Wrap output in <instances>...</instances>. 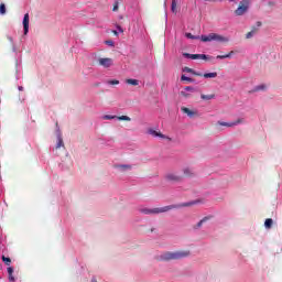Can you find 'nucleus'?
I'll list each match as a JSON object with an SVG mask.
<instances>
[{"mask_svg": "<svg viewBox=\"0 0 282 282\" xmlns=\"http://www.w3.org/2000/svg\"><path fill=\"white\" fill-rule=\"evenodd\" d=\"M186 39L192 41H202L203 43H228L230 37L224 36L217 33H209L207 35H193L192 33H185Z\"/></svg>", "mask_w": 282, "mask_h": 282, "instance_id": "2", "label": "nucleus"}, {"mask_svg": "<svg viewBox=\"0 0 282 282\" xmlns=\"http://www.w3.org/2000/svg\"><path fill=\"white\" fill-rule=\"evenodd\" d=\"M127 85H132L133 87H137V85H140V82L138 79H127Z\"/></svg>", "mask_w": 282, "mask_h": 282, "instance_id": "21", "label": "nucleus"}, {"mask_svg": "<svg viewBox=\"0 0 282 282\" xmlns=\"http://www.w3.org/2000/svg\"><path fill=\"white\" fill-rule=\"evenodd\" d=\"M257 28H261V22L260 21L257 22Z\"/></svg>", "mask_w": 282, "mask_h": 282, "instance_id": "41", "label": "nucleus"}, {"mask_svg": "<svg viewBox=\"0 0 282 282\" xmlns=\"http://www.w3.org/2000/svg\"><path fill=\"white\" fill-rule=\"evenodd\" d=\"M204 78H217V73H205Z\"/></svg>", "mask_w": 282, "mask_h": 282, "instance_id": "26", "label": "nucleus"}, {"mask_svg": "<svg viewBox=\"0 0 282 282\" xmlns=\"http://www.w3.org/2000/svg\"><path fill=\"white\" fill-rule=\"evenodd\" d=\"M108 85H120V80H117V79L108 80Z\"/></svg>", "mask_w": 282, "mask_h": 282, "instance_id": "33", "label": "nucleus"}, {"mask_svg": "<svg viewBox=\"0 0 282 282\" xmlns=\"http://www.w3.org/2000/svg\"><path fill=\"white\" fill-rule=\"evenodd\" d=\"M274 223V220H272V218H268L264 221V228H272V224Z\"/></svg>", "mask_w": 282, "mask_h": 282, "instance_id": "23", "label": "nucleus"}, {"mask_svg": "<svg viewBox=\"0 0 282 282\" xmlns=\"http://www.w3.org/2000/svg\"><path fill=\"white\" fill-rule=\"evenodd\" d=\"M167 17H169V15L165 13V19H167Z\"/></svg>", "mask_w": 282, "mask_h": 282, "instance_id": "46", "label": "nucleus"}, {"mask_svg": "<svg viewBox=\"0 0 282 282\" xmlns=\"http://www.w3.org/2000/svg\"><path fill=\"white\" fill-rule=\"evenodd\" d=\"M98 63L101 67H105L106 69L111 67V65H113V59L109 58V57H100L98 59Z\"/></svg>", "mask_w": 282, "mask_h": 282, "instance_id": "9", "label": "nucleus"}, {"mask_svg": "<svg viewBox=\"0 0 282 282\" xmlns=\"http://www.w3.org/2000/svg\"><path fill=\"white\" fill-rule=\"evenodd\" d=\"M184 58H191L192 61H213V56L206 54H191V53H183Z\"/></svg>", "mask_w": 282, "mask_h": 282, "instance_id": "4", "label": "nucleus"}, {"mask_svg": "<svg viewBox=\"0 0 282 282\" xmlns=\"http://www.w3.org/2000/svg\"><path fill=\"white\" fill-rule=\"evenodd\" d=\"M149 232H150V235H158V228L151 227Z\"/></svg>", "mask_w": 282, "mask_h": 282, "instance_id": "34", "label": "nucleus"}, {"mask_svg": "<svg viewBox=\"0 0 282 282\" xmlns=\"http://www.w3.org/2000/svg\"><path fill=\"white\" fill-rule=\"evenodd\" d=\"M164 8H166V0L164 1Z\"/></svg>", "mask_w": 282, "mask_h": 282, "instance_id": "45", "label": "nucleus"}, {"mask_svg": "<svg viewBox=\"0 0 282 282\" xmlns=\"http://www.w3.org/2000/svg\"><path fill=\"white\" fill-rule=\"evenodd\" d=\"M257 34V28H253L249 33L246 34V39H252Z\"/></svg>", "mask_w": 282, "mask_h": 282, "instance_id": "24", "label": "nucleus"}, {"mask_svg": "<svg viewBox=\"0 0 282 282\" xmlns=\"http://www.w3.org/2000/svg\"><path fill=\"white\" fill-rule=\"evenodd\" d=\"M21 72H23V67H21V61L17 59V62H15V74H17V79L18 80L21 78Z\"/></svg>", "mask_w": 282, "mask_h": 282, "instance_id": "14", "label": "nucleus"}, {"mask_svg": "<svg viewBox=\"0 0 282 282\" xmlns=\"http://www.w3.org/2000/svg\"><path fill=\"white\" fill-rule=\"evenodd\" d=\"M22 24H23L24 35L26 36V34L30 32V13L24 14Z\"/></svg>", "mask_w": 282, "mask_h": 282, "instance_id": "10", "label": "nucleus"}, {"mask_svg": "<svg viewBox=\"0 0 282 282\" xmlns=\"http://www.w3.org/2000/svg\"><path fill=\"white\" fill-rule=\"evenodd\" d=\"M195 91H197V88L193 87V86H186L184 88V90H181L180 96H182L183 98H192V94H195Z\"/></svg>", "mask_w": 282, "mask_h": 282, "instance_id": "6", "label": "nucleus"}, {"mask_svg": "<svg viewBox=\"0 0 282 282\" xmlns=\"http://www.w3.org/2000/svg\"><path fill=\"white\" fill-rule=\"evenodd\" d=\"M148 133L150 135H153V138H162L163 140L166 139V135H164L162 132H158L156 130L154 129H149L148 130Z\"/></svg>", "mask_w": 282, "mask_h": 282, "instance_id": "13", "label": "nucleus"}, {"mask_svg": "<svg viewBox=\"0 0 282 282\" xmlns=\"http://www.w3.org/2000/svg\"><path fill=\"white\" fill-rule=\"evenodd\" d=\"M117 120H123L126 122H131V118L129 116H117Z\"/></svg>", "mask_w": 282, "mask_h": 282, "instance_id": "27", "label": "nucleus"}, {"mask_svg": "<svg viewBox=\"0 0 282 282\" xmlns=\"http://www.w3.org/2000/svg\"><path fill=\"white\" fill-rule=\"evenodd\" d=\"M232 54H235V51H230L228 54L225 55H217L216 58L218 61H224V58H232Z\"/></svg>", "mask_w": 282, "mask_h": 282, "instance_id": "17", "label": "nucleus"}, {"mask_svg": "<svg viewBox=\"0 0 282 282\" xmlns=\"http://www.w3.org/2000/svg\"><path fill=\"white\" fill-rule=\"evenodd\" d=\"M191 257L189 250L164 251L156 257L159 261H181V259H188Z\"/></svg>", "mask_w": 282, "mask_h": 282, "instance_id": "3", "label": "nucleus"}, {"mask_svg": "<svg viewBox=\"0 0 282 282\" xmlns=\"http://www.w3.org/2000/svg\"><path fill=\"white\" fill-rule=\"evenodd\" d=\"M181 80H186L187 83H195V79L187 77L186 75H182Z\"/></svg>", "mask_w": 282, "mask_h": 282, "instance_id": "28", "label": "nucleus"}, {"mask_svg": "<svg viewBox=\"0 0 282 282\" xmlns=\"http://www.w3.org/2000/svg\"><path fill=\"white\" fill-rule=\"evenodd\" d=\"M210 216H205L196 225L193 226L194 230H199V228H202V226H204V224H206L207 221H210Z\"/></svg>", "mask_w": 282, "mask_h": 282, "instance_id": "12", "label": "nucleus"}, {"mask_svg": "<svg viewBox=\"0 0 282 282\" xmlns=\"http://www.w3.org/2000/svg\"><path fill=\"white\" fill-rule=\"evenodd\" d=\"M118 116H113V115H105L102 117V120H117Z\"/></svg>", "mask_w": 282, "mask_h": 282, "instance_id": "25", "label": "nucleus"}, {"mask_svg": "<svg viewBox=\"0 0 282 282\" xmlns=\"http://www.w3.org/2000/svg\"><path fill=\"white\" fill-rule=\"evenodd\" d=\"M243 122H246V120L243 118H240L236 121L232 122H226V121H218V124L220 127H237V124H243Z\"/></svg>", "mask_w": 282, "mask_h": 282, "instance_id": "7", "label": "nucleus"}, {"mask_svg": "<svg viewBox=\"0 0 282 282\" xmlns=\"http://www.w3.org/2000/svg\"><path fill=\"white\" fill-rule=\"evenodd\" d=\"M91 282H98V280H96V276L91 278Z\"/></svg>", "mask_w": 282, "mask_h": 282, "instance_id": "40", "label": "nucleus"}, {"mask_svg": "<svg viewBox=\"0 0 282 282\" xmlns=\"http://www.w3.org/2000/svg\"><path fill=\"white\" fill-rule=\"evenodd\" d=\"M183 72H186L187 74H194L195 76H202V73H195V70L191 67H184Z\"/></svg>", "mask_w": 282, "mask_h": 282, "instance_id": "18", "label": "nucleus"}, {"mask_svg": "<svg viewBox=\"0 0 282 282\" xmlns=\"http://www.w3.org/2000/svg\"><path fill=\"white\" fill-rule=\"evenodd\" d=\"M117 30H119V32H124V31L122 30V26H120V25H117Z\"/></svg>", "mask_w": 282, "mask_h": 282, "instance_id": "39", "label": "nucleus"}, {"mask_svg": "<svg viewBox=\"0 0 282 282\" xmlns=\"http://www.w3.org/2000/svg\"><path fill=\"white\" fill-rule=\"evenodd\" d=\"M240 3L241 6H239L235 11L236 17H243V14H246V12H248V9L250 8L248 4V0H242V2Z\"/></svg>", "mask_w": 282, "mask_h": 282, "instance_id": "5", "label": "nucleus"}, {"mask_svg": "<svg viewBox=\"0 0 282 282\" xmlns=\"http://www.w3.org/2000/svg\"><path fill=\"white\" fill-rule=\"evenodd\" d=\"M265 89H268V86H265L264 84L254 86L253 91H265Z\"/></svg>", "mask_w": 282, "mask_h": 282, "instance_id": "19", "label": "nucleus"}, {"mask_svg": "<svg viewBox=\"0 0 282 282\" xmlns=\"http://www.w3.org/2000/svg\"><path fill=\"white\" fill-rule=\"evenodd\" d=\"M117 169H120V171H131V165L120 164V165H117Z\"/></svg>", "mask_w": 282, "mask_h": 282, "instance_id": "20", "label": "nucleus"}, {"mask_svg": "<svg viewBox=\"0 0 282 282\" xmlns=\"http://www.w3.org/2000/svg\"><path fill=\"white\" fill-rule=\"evenodd\" d=\"M6 12H7L6 4L1 3L0 4V14L3 15V14H6Z\"/></svg>", "mask_w": 282, "mask_h": 282, "instance_id": "31", "label": "nucleus"}, {"mask_svg": "<svg viewBox=\"0 0 282 282\" xmlns=\"http://www.w3.org/2000/svg\"><path fill=\"white\" fill-rule=\"evenodd\" d=\"M113 34H116V36H118V31H113Z\"/></svg>", "mask_w": 282, "mask_h": 282, "instance_id": "44", "label": "nucleus"}, {"mask_svg": "<svg viewBox=\"0 0 282 282\" xmlns=\"http://www.w3.org/2000/svg\"><path fill=\"white\" fill-rule=\"evenodd\" d=\"M105 43H106V45H109V47H113V45H115L113 41H111V40H108Z\"/></svg>", "mask_w": 282, "mask_h": 282, "instance_id": "36", "label": "nucleus"}, {"mask_svg": "<svg viewBox=\"0 0 282 282\" xmlns=\"http://www.w3.org/2000/svg\"><path fill=\"white\" fill-rule=\"evenodd\" d=\"M112 12H118V1L115 2V6L112 8Z\"/></svg>", "mask_w": 282, "mask_h": 282, "instance_id": "37", "label": "nucleus"}, {"mask_svg": "<svg viewBox=\"0 0 282 282\" xmlns=\"http://www.w3.org/2000/svg\"><path fill=\"white\" fill-rule=\"evenodd\" d=\"M19 91H23V86L18 87Z\"/></svg>", "mask_w": 282, "mask_h": 282, "instance_id": "42", "label": "nucleus"}, {"mask_svg": "<svg viewBox=\"0 0 282 282\" xmlns=\"http://www.w3.org/2000/svg\"><path fill=\"white\" fill-rule=\"evenodd\" d=\"M7 272L8 274H14V268L8 267Z\"/></svg>", "mask_w": 282, "mask_h": 282, "instance_id": "35", "label": "nucleus"}, {"mask_svg": "<svg viewBox=\"0 0 282 282\" xmlns=\"http://www.w3.org/2000/svg\"><path fill=\"white\" fill-rule=\"evenodd\" d=\"M9 281H10V282H14V281H15L14 275H13L12 273L9 274Z\"/></svg>", "mask_w": 282, "mask_h": 282, "instance_id": "38", "label": "nucleus"}, {"mask_svg": "<svg viewBox=\"0 0 282 282\" xmlns=\"http://www.w3.org/2000/svg\"><path fill=\"white\" fill-rule=\"evenodd\" d=\"M56 138H57V143H56V149H61V147H65V143L63 142V133H61V128L58 127V123H56Z\"/></svg>", "mask_w": 282, "mask_h": 282, "instance_id": "8", "label": "nucleus"}, {"mask_svg": "<svg viewBox=\"0 0 282 282\" xmlns=\"http://www.w3.org/2000/svg\"><path fill=\"white\" fill-rule=\"evenodd\" d=\"M165 180L167 182H182V176L177 175L176 173H167L165 175Z\"/></svg>", "mask_w": 282, "mask_h": 282, "instance_id": "11", "label": "nucleus"}, {"mask_svg": "<svg viewBox=\"0 0 282 282\" xmlns=\"http://www.w3.org/2000/svg\"><path fill=\"white\" fill-rule=\"evenodd\" d=\"M195 204H197V202L178 203L154 208L141 207L139 208V213H141V215H162V213H169V210H180V208H188L189 206H195Z\"/></svg>", "mask_w": 282, "mask_h": 282, "instance_id": "1", "label": "nucleus"}, {"mask_svg": "<svg viewBox=\"0 0 282 282\" xmlns=\"http://www.w3.org/2000/svg\"><path fill=\"white\" fill-rule=\"evenodd\" d=\"M176 8H177V1L172 0V7H171L172 12H176Z\"/></svg>", "mask_w": 282, "mask_h": 282, "instance_id": "30", "label": "nucleus"}, {"mask_svg": "<svg viewBox=\"0 0 282 282\" xmlns=\"http://www.w3.org/2000/svg\"><path fill=\"white\" fill-rule=\"evenodd\" d=\"M8 39H9V41H10V43H12V51H13L14 53H17V45H14V40L12 39V36H9Z\"/></svg>", "mask_w": 282, "mask_h": 282, "instance_id": "32", "label": "nucleus"}, {"mask_svg": "<svg viewBox=\"0 0 282 282\" xmlns=\"http://www.w3.org/2000/svg\"><path fill=\"white\" fill-rule=\"evenodd\" d=\"M182 111H183V113H186L188 116V118H193V117L197 116V112H195L186 107H183Z\"/></svg>", "mask_w": 282, "mask_h": 282, "instance_id": "16", "label": "nucleus"}, {"mask_svg": "<svg viewBox=\"0 0 282 282\" xmlns=\"http://www.w3.org/2000/svg\"><path fill=\"white\" fill-rule=\"evenodd\" d=\"M2 261L6 265H10L12 263V260L6 256H2Z\"/></svg>", "mask_w": 282, "mask_h": 282, "instance_id": "29", "label": "nucleus"}, {"mask_svg": "<svg viewBox=\"0 0 282 282\" xmlns=\"http://www.w3.org/2000/svg\"><path fill=\"white\" fill-rule=\"evenodd\" d=\"M183 175H185V177H194L195 172L191 167H184L183 169Z\"/></svg>", "mask_w": 282, "mask_h": 282, "instance_id": "15", "label": "nucleus"}, {"mask_svg": "<svg viewBox=\"0 0 282 282\" xmlns=\"http://www.w3.org/2000/svg\"><path fill=\"white\" fill-rule=\"evenodd\" d=\"M66 158H68V160L72 161V156H69V153H66Z\"/></svg>", "mask_w": 282, "mask_h": 282, "instance_id": "43", "label": "nucleus"}, {"mask_svg": "<svg viewBox=\"0 0 282 282\" xmlns=\"http://www.w3.org/2000/svg\"><path fill=\"white\" fill-rule=\"evenodd\" d=\"M202 100H215V94L212 95H200Z\"/></svg>", "mask_w": 282, "mask_h": 282, "instance_id": "22", "label": "nucleus"}]
</instances>
